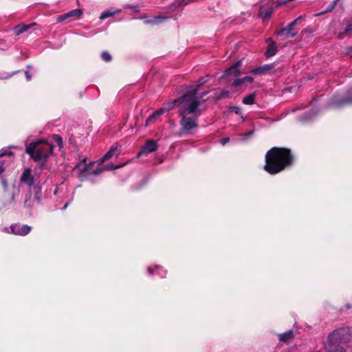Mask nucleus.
<instances>
[{
  "instance_id": "obj_1",
  "label": "nucleus",
  "mask_w": 352,
  "mask_h": 352,
  "mask_svg": "<svg viewBox=\"0 0 352 352\" xmlns=\"http://www.w3.org/2000/svg\"><path fill=\"white\" fill-rule=\"evenodd\" d=\"M294 160L290 149L274 146L266 153L263 168L270 175H276L290 167Z\"/></svg>"
},
{
  "instance_id": "obj_2",
  "label": "nucleus",
  "mask_w": 352,
  "mask_h": 352,
  "mask_svg": "<svg viewBox=\"0 0 352 352\" xmlns=\"http://www.w3.org/2000/svg\"><path fill=\"white\" fill-rule=\"evenodd\" d=\"M54 145L48 141H40L31 142L26 146L25 153H28L30 157L41 164H44L48 157L53 154Z\"/></svg>"
},
{
  "instance_id": "obj_3",
  "label": "nucleus",
  "mask_w": 352,
  "mask_h": 352,
  "mask_svg": "<svg viewBox=\"0 0 352 352\" xmlns=\"http://www.w3.org/2000/svg\"><path fill=\"white\" fill-rule=\"evenodd\" d=\"M179 115L201 113L199 108L200 101L197 98V89L188 91L182 97L177 98Z\"/></svg>"
},
{
  "instance_id": "obj_4",
  "label": "nucleus",
  "mask_w": 352,
  "mask_h": 352,
  "mask_svg": "<svg viewBox=\"0 0 352 352\" xmlns=\"http://www.w3.org/2000/svg\"><path fill=\"white\" fill-rule=\"evenodd\" d=\"M201 113L179 115L181 131L184 133H191L198 127V120Z\"/></svg>"
},
{
  "instance_id": "obj_5",
  "label": "nucleus",
  "mask_w": 352,
  "mask_h": 352,
  "mask_svg": "<svg viewBox=\"0 0 352 352\" xmlns=\"http://www.w3.org/2000/svg\"><path fill=\"white\" fill-rule=\"evenodd\" d=\"M305 16H300L294 19L292 22L289 23L286 27L281 28L278 32V34L280 36H291L292 38L296 36L297 32H294L292 30L294 28V26L297 24L301 23L303 21Z\"/></svg>"
},
{
  "instance_id": "obj_6",
  "label": "nucleus",
  "mask_w": 352,
  "mask_h": 352,
  "mask_svg": "<svg viewBox=\"0 0 352 352\" xmlns=\"http://www.w3.org/2000/svg\"><path fill=\"white\" fill-rule=\"evenodd\" d=\"M275 63L263 65L252 69L250 73L255 76H261L275 72Z\"/></svg>"
},
{
  "instance_id": "obj_7",
  "label": "nucleus",
  "mask_w": 352,
  "mask_h": 352,
  "mask_svg": "<svg viewBox=\"0 0 352 352\" xmlns=\"http://www.w3.org/2000/svg\"><path fill=\"white\" fill-rule=\"evenodd\" d=\"M10 231L9 232L20 236H25L32 230V228L28 225L21 223H13L10 226Z\"/></svg>"
},
{
  "instance_id": "obj_8",
  "label": "nucleus",
  "mask_w": 352,
  "mask_h": 352,
  "mask_svg": "<svg viewBox=\"0 0 352 352\" xmlns=\"http://www.w3.org/2000/svg\"><path fill=\"white\" fill-rule=\"evenodd\" d=\"M20 183L25 184L30 188L34 184V177L32 169L25 168L20 177Z\"/></svg>"
},
{
  "instance_id": "obj_9",
  "label": "nucleus",
  "mask_w": 352,
  "mask_h": 352,
  "mask_svg": "<svg viewBox=\"0 0 352 352\" xmlns=\"http://www.w3.org/2000/svg\"><path fill=\"white\" fill-rule=\"evenodd\" d=\"M157 148V142L153 140H150L146 142L142 149L138 153L137 156L139 157L144 155H147L150 153L154 152Z\"/></svg>"
},
{
  "instance_id": "obj_10",
  "label": "nucleus",
  "mask_w": 352,
  "mask_h": 352,
  "mask_svg": "<svg viewBox=\"0 0 352 352\" xmlns=\"http://www.w3.org/2000/svg\"><path fill=\"white\" fill-rule=\"evenodd\" d=\"M267 42L268 43V45L265 52V56L267 58H270L276 55V54L278 52V48L276 42L274 41L271 38H267Z\"/></svg>"
},
{
  "instance_id": "obj_11",
  "label": "nucleus",
  "mask_w": 352,
  "mask_h": 352,
  "mask_svg": "<svg viewBox=\"0 0 352 352\" xmlns=\"http://www.w3.org/2000/svg\"><path fill=\"white\" fill-rule=\"evenodd\" d=\"M120 153V149L118 148L117 144H113L110 150L106 153V154L100 159V162L103 163L113 157L118 156Z\"/></svg>"
},
{
  "instance_id": "obj_12",
  "label": "nucleus",
  "mask_w": 352,
  "mask_h": 352,
  "mask_svg": "<svg viewBox=\"0 0 352 352\" xmlns=\"http://www.w3.org/2000/svg\"><path fill=\"white\" fill-rule=\"evenodd\" d=\"M7 192L10 197V204H15V197L18 196L20 192V188L19 186H16L15 184H14L12 187L10 188V190H7Z\"/></svg>"
},
{
  "instance_id": "obj_13",
  "label": "nucleus",
  "mask_w": 352,
  "mask_h": 352,
  "mask_svg": "<svg viewBox=\"0 0 352 352\" xmlns=\"http://www.w3.org/2000/svg\"><path fill=\"white\" fill-rule=\"evenodd\" d=\"M351 104H352V96L346 97L340 100L333 99L331 101V104L336 107H341Z\"/></svg>"
},
{
  "instance_id": "obj_14",
  "label": "nucleus",
  "mask_w": 352,
  "mask_h": 352,
  "mask_svg": "<svg viewBox=\"0 0 352 352\" xmlns=\"http://www.w3.org/2000/svg\"><path fill=\"white\" fill-rule=\"evenodd\" d=\"M253 81H254V78L252 77L245 76L243 78H235L233 80V82H232V85L233 87H239L245 82L252 83V82H253Z\"/></svg>"
},
{
  "instance_id": "obj_15",
  "label": "nucleus",
  "mask_w": 352,
  "mask_h": 352,
  "mask_svg": "<svg viewBox=\"0 0 352 352\" xmlns=\"http://www.w3.org/2000/svg\"><path fill=\"white\" fill-rule=\"evenodd\" d=\"M166 111H167L166 107L161 108L158 109L157 111H155L152 115L148 116V118L146 120V125H148L150 123L153 122V120L157 118L164 113Z\"/></svg>"
},
{
  "instance_id": "obj_16",
  "label": "nucleus",
  "mask_w": 352,
  "mask_h": 352,
  "mask_svg": "<svg viewBox=\"0 0 352 352\" xmlns=\"http://www.w3.org/2000/svg\"><path fill=\"white\" fill-rule=\"evenodd\" d=\"M93 164V162L89 163V164L85 165L81 170L80 173H89L93 175H99L100 174L103 169L102 168H98L93 171H90L89 167Z\"/></svg>"
},
{
  "instance_id": "obj_17",
  "label": "nucleus",
  "mask_w": 352,
  "mask_h": 352,
  "mask_svg": "<svg viewBox=\"0 0 352 352\" xmlns=\"http://www.w3.org/2000/svg\"><path fill=\"white\" fill-rule=\"evenodd\" d=\"M238 67H239V63L231 66L230 68L227 69L226 70H225L224 74L221 76V78H225V77H227V76H228L230 75H232V74L236 76L239 72Z\"/></svg>"
},
{
  "instance_id": "obj_18",
  "label": "nucleus",
  "mask_w": 352,
  "mask_h": 352,
  "mask_svg": "<svg viewBox=\"0 0 352 352\" xmlns=\"http://www.w3.org/2000/svg\"><path fill=\"white\" fill-rule=\"evenodd\" d=\"M34 25V23H32V24H31L30 25H18L16 27H14V28L13 30L14 32V34L16 35V36H19L21 34L26 32L28 30H29L31 26H32Z\"/></svg>"
},
{
  "instance_id": "obj_19",
  "label": "nucleus",
  "mask_w": 352,
  "mask_h": 352,
  "mask_svg": "<svg viewBox=\"0 0 352 352\" xmlns=\"http://www.w3.org/2000/svg\"><path fill=\"white\" fill-rule=\"evenodd\" d=\"M279 340L283 342H287L294 338V333L292 330H289L278 336Z\"/></svg>"
},
{
  "instance_id": "obj_20",
  "label": "nucleus",
  "mask_w": 352,
  "mask_h": 352,
  "mask_svg": "<svg viewBox=\"0 0 352 352\" xmlns=\"http://www.w3.org/2000/svg\"><path fill=\"white\" fill-rule=\"evenodd\" d=\"M340 0H334L331 3H330L327 8H326V10H324V11H322L319 13H317L315 14L316 16H321L325 13H327V12H331L334 8L336 6L338 2Z\"/></svg>"
},
{
  "instance_id": "obj_21",
  "label": "nucleus",
  "mask_w": 352,
  "mask_h": 352,
  "mask_svg": "<svg viewBox=\"0 0 352 352\" xmlns=\"http://www.w3.org/2000/svg\"><path fill=\"white\" fill-rule=\"evenodd\" d=\"M273 12L272 8H261L260 10V16L263 19H270Z\"/></svg>"
},
{
  "instance_id": "obj_22",
  "label": "nucleus",
  "mask_w": 352,
  "mask_h": 352,
  "mask_svg": "<svg viewBox=\"0 0 352 352\" xmlns=\"http://www.w3.org/2000/svg\"><path fill=\"white\" fill-rule=\"evenodd\" d=\"M256 95L254 93L250 94L243 98L242 102L245 104H253L254 103Z\"/></svg>"
},
{
  "instance_id": "obj_23",
  "label": "nucleus",
  "mask_w": 352,
  "mask_h": 352,
  "mask_svg": "<svg viewBox=\"0 0 352 352\" xmlns=\"http://www.w3.org/2000/svg\"><path fill=\"white\" fill-rule=\"evenodd\" d=\"M120 12V10H107L101 13L100 16V19H105L107 18H109L110 16H113L116 13H118Z\"/></svg>"
},
{
  "instance_id": "obj_24",
  "label": "nucleus",
  "mask_w": 352,
  "mask_h": 352,
  "mask_svg": "<svg viewBox=\"0 0 352 352\" xmlns=\"http://www.w3.org/2000/svg\"><path fill=\"white\" fill-rule=\"evenodd\" d=\"M67 13L69 19L72 17L78 18L82 14V11L80 9H74Z\"/></svg>"
},
{
  "instance_id": "obj_25",
  "label": "nucleus",
  "mask_w": 352,
  "mask_h": 352,
  "mask_svg": "<svg viewBox=\"0 0 352 352\" xmlns=\"http://www.w3.org/2000/svg\"><path fill=\"white\" fill-rule=\"evenodd\" d=\"M166 19V17L158 16H155L151 20L146 21V23H152V24H157V23L164 21Z\"/></svg>"
},
{
  "instance_id": "obj_26",
  "label": "nucleus",
  "mask_w": 352,
  "mask_h": 352,
  "mask_svg": "<svg viewBox=\"0 0 352 352\" xmlns=\"http://www.w3.org/2000/svg\"><path fill=\"white\" fill-rule=\"evenodd\" d=\"M351 33H352V20L349 22V23L347 25V27H346V28L344 30V33H340L339 34V38H343L344 34H351Z\"/></svg>"
},
{
  "instance_id": "obj_27",
  "label": "nucleus",
  "mask_w": 352,
  "mask_h": 352,
  "mask_svg": "<svg viewBox=\"0 0 352 352\" xmlns=\"http://www.w3.org/2000/svg\"><path fill=\"white\" fill-rule=\"evenodd\" d=\"M175 106H177V99L175 100H173L170 102H169L168 104H167V107H166L167 111L170 110V109H173Z\"/></svg>"
},
{
  "instance_id": "obj_28",
  "label": "nucleus",
  "mask_w": 352,
  "mask_h": 352,
  "mask_svg": "<svg viewBox=\"0 0 352 352\" xmlns=\"http://www.w3.org/2000/svg\"><path fill=\"white\" fill-rule=\"evenodd\" d=\"M103 60L109 62L111 60V56L107 52H103L101 54Z\"/></svg>"
},
{
  "instance_id": "obj_29",
  "label": "nucleus",
  "mask_w": 352,
  "mask_h": 352,
  "mask_svg": "<svg viewBox=\"0 0 352 352\" xmlns=\"http://www.w3.org/2000/svg\"><path fill=\"white\" fill-rule=\"evenodd\" d=\"M52 139L54 140V142L57 145H58L60 147L61 146L62 143H63V140H62V138L59 135H54L53 137H52Z\"/></svg>"
},
{
  "instance_id": "obj_30",
  "label": "nucleus",
  "mask_w": 352,
  "mask_h": 352,
  "mask_svg": "<svg viewBox=\"0 0 352 352\" xmlns=\"http://www.w3.org/2000/svg\"><path fill=\"white\" fill-rule=\"evenodd\" d=\"M230 111L234 112L237 115H241L242 113L241 108L237 106L230 107Z\"/></svg>"
},
{
  "instance_id": "obj_31",
  "label": "nucleus",
  "mask_w": 352,
  "mask_h": 352,
  "mask_svg": "<svg viewBox=\"0 0 352 352\" xmlns=\"http://www.w3.org/2000/svg\"><path fill=\"white\" fill-rule=\"evenodd\" d=\"M229 95V91L223 90L221 91L220 94L217 96H216V100H219L221 98H226Z\"/></svg>"
},
{
  "instance_id": "obj_32",
  "label": "nucleus",
  "mask_w": 352,
  "mask_h": 352,
  "mask_svg": "<svg viewBox=\"0 0 352 352\" xmlns=\"http://www.w3.org/2000/svg\"><path fill=\"white\" fill-rule=\"evenodd\" d=\"M69 19V16L67 15V13H65V14H60V15H58L57 16V21L58 23H61L67 19Z\"/></svg>"
},
{
  "instance_id": "obj_33",
  "label": "nucleus",
  "mask_w": 352,
  "mask_h": 352,
  "mask_svg": "<svg viewBox=\"0 0 352 352\" xmlns=\"http://www.w3.org/2000/svg\"><path fill=\"white\" fill-rule=\"evenodd\" d=\"M27 197H28L25 198V199L24 201V204L27 207H32V201L30 200V194L28 195Z\"/></svg>"
},
{
  "instance_id": "obj_34",
  "label": "nucleus",
  "mask_w": 352,
  "mask_h": 352,
  "mask_svg": "<svg viewBox=\"0 0 352 352\" xmlns=\"http://www.w3.org/2000/svg\"><path fill=\"white\" fill-rule=\"evenodd\" d=\"M208 76H206L204 77H201L199 81H198V85H197V87H199L201 86V85H203L204 83L208 81Z\"/></svg>"
},
{
  "instance_id": "obj_35",
  "label": "nucleus",
  "mask_w": 352,
  "mask_h": 352,
  "mask_svg": "<svg viewBox=\"0 0 352 352\" xmlns=\"http://www.w3.org/2000/svg\"><path fill=\"white\" fill-rule=\"evenodd\" d=\"M12 152L10 151H3V150H1L0 151V157H3V156H5V155H12Z\"/></svg>"
},
{
  "instance_id": "obj_36",
  "label": "nucleus",
  "mask_w": 352,
  "mask_h": 352,
  "mask_svg": "<svg viewBox=\"0 0 352 352\" xmlns=\"http://www.w3.org/2000/svg\"><path fill=\"white\" fill-rule=\"evenodd\" d=\"M35 199L37 201L38 204H41V197L39 192V189L35 193Z\"/></svg>"
},
{
  "instance_id": "obj_37",
  "label": "nucleus",
  "mask_w": 352,
  "mask_h": 352,
  "mask_svg": "<svg viewBox=\"0 0 352 352\" xmlns=\"http://www.w3.org/2000/svg\"><path fill=\"white\" fill-rule=\"evenodd\" d=\"M209 92H210L209 91H204V92L201 93L200 94H197V98H198L199 101H200L201 99H203L204 97L206 96Z\"/></svg>"
},
{
  "instance_id": "obj_38",
  "label": "nucleus",
  "mask_w": 352,
  "mask_h": 352,
  "mask_svg": "<svg viewBox=\"0 0 352 352\" xmlns=\"http://www.w3.org/2000/svg\"><path fill=\"white\" fill-rule=\"evenodd\" d=\"M123 166V164H119V165H117L116 166H107V170H112V169H115V168H121Z\"/></svg>"
},
{
  "instance_id": "obj_39",
  "label": "nucleus",
  "mask_w": 352,
  "mask_h": 352,
  "mask_svg": "<svg viewBox=\"0 0 352 352\" xmlns=\"http://www.w3.org/2000/svg\"><path fill=\"white\" fill-rule=\"evenodd\" d=\"M316 114V113L314 112V111H311V113H309L308 116H306L303 118V120H308L313 118L314 115Z\"/></svg>"
},
{
  "instance_id": "obj_40",
  "label": "nucleus",
  "mask_w": 352,
  "mask_h": 352,
  "mask_svg": "<svg viewBox=\"0 0 352 352\" xmlns=\"http://www.w3.org/2000/svg\"><path fill=\"white\" fill-rule=\"evenodd\" d=\"M230 141V139L228 138H223L221 140V143L223 145H225L226 143H228Z\"/></svg>"
},
{
  "instance_id": "obj_41",
  "label": "nucleus",
  "mask_w": 352,
  "mask_h": 352,
  "mask_svg": "<svg viewBox=\"0 0 352 352\" xmlns=\"http://www.w3.org/2000/svg\"><path fill=\"white\" fill-rule=\"evenodd\" d=\"M25 77H26V78H27V80H28V81H30V80L32 79V76H31V75L30 74V73H29V72H28V71H26V72H25Z\"/></svg>"
},
{
  "instance_id": "obj_42",
  "label": "nucleus",
  "mask_w": 352,
  "mask_h": 352,
  "mask_svg": "<svg viewBox=\"0 0 352 352\" xmlns=\"http://www.w3.org/2000/svg\"><path fill=\"white\" fill-rule=\"evenodd\" d=\"M304 31L307 33L311 34L313 32V30L311 28L308 27L304 30Z\"/></svg>"
},
{
  "instance_id": "obj_43",
  "label": "nucleus",
  "mask_w": 352,
  "mask_h": 352,
  "mask_svg": "<svg viewBox=\"0 0 352 352\" xmlns=\"http://www.w3.org/2000/svg\"><path fill=\"white\" fill-rule=\"evenodd\" d=\"M1 182H2V184H3L5 190H7V182H6V180L5 179H3Z\"/></svg>"
},
{
  "instance_id": "obj_44",
  "label": "nucleus",
  "mask_w": 352,
  "mask_h": 352,
  "mask_svg": "<svg viewBox=\"0 0 352 352\" xmlns=\"http://www.w3.org/2000/svg\"><path fill=\"white\" fill-rule=\"evenodd\" d=\"M253 133H254V131H250L248 133H245V136L246 138H248V137L251 136L253 134Z\"/></svg>"
},
{
  "instance_id": "obj_45",
  "label": "nucleus",
  "mask_w": 352,
  "mask_h": 352,
  "mask_svg": "<svg viewBox=\"0 0 352 352\" xmlns=\"http://www.w3.org/2000/svg\"><path fill=\"white\" fill-rule=\"evenodd\" d=\"M4 171L3 164L0 162V175Z\"/></svg>"
},
{
  "instance_id": "obj_46",
  "label": "nucleus",
  "mask_w": 352,
  "mask_h": 352,
  "mask_svg": "<svg viewBox=\"0 0 352 352\" xmlns=\"http://www.w3.org/2000/svg\"><path fill=\"white\" fill-rule=\"evenodd\" d=\"M166 271H163L162 272H159V275L162 277V278H164L166 276Z\"/></svg>"
},
{
  "instance_id": "obj_47",
  "label": "nucleus",
  "mask_w": 352,
  "mask_h": 352,
  "mask_svg": "<svg viewBox=\"0 0 352 352\" xmlns=\"http://www.w3.org/2000/svg\"><path fill=\"white\" fill-rule=\"evenodd\" d=\"M147 271L150 274H153V270H152V268L151 267H147Z\"/></svg>"
},
{
  "instance_id": "obj_48",
  "label": "nucleus",
  "mask_w": 352,
  "mask_h": 352,
  "mask_svg": "<svg viewBox=\"0 0 352 352\" xmlns=\"http://www.w3.org/2000/svg\"><path fill=\"white\" fill-rule=\"evenodd\" d=\"M68 206V204H65L64 206L63 207L62 210H65Z\"/></svg>"
},
{
  "instance_id": "obj_49",
  "label": "nucleus",
  "mask_w": 352,
  "mask_h": 352,
  "mask_svg": "<svg viewBox=\"0 0 352 352\" xmlns=\"http://www.w3.org/2000/svg\"><path fill=\"white\" fill-rule=\"evenodd\" d=\"M155 268H156L157 270H160V269H161L162 267H161L160 266H159V265H156V266H155Z\"/></svg>"
},
{
  "instance_id": "obj_50",
  "label": "nucleus",
  "mask_w": 352,
  "mask_h": 352,
  "mask_svg": "<svg viewBox=\"0 0 352 352\" xmlns=\"http://www.w3.org/2000/svg\"><path fill=\"white\" fill-rule=\"evenodd\" d=\"M128 7L131 8H134L133 6H129Z\"/></svg>"
},
{
  "instance_id": "obj_51",
  "label": "nucleus",
  "mask_w": 352,
  "mask_h": 352,
  "mask_svg": "<svg viewBox=\"0 0 352 352\" xmlns=\"http://www.w3.org/2000/svg\"><path fill=\"white\" fill-rule=\"evenodd\" d=\"M351 307L349 305H347V309H350Z\"/></svg>"
}]
</instances>
